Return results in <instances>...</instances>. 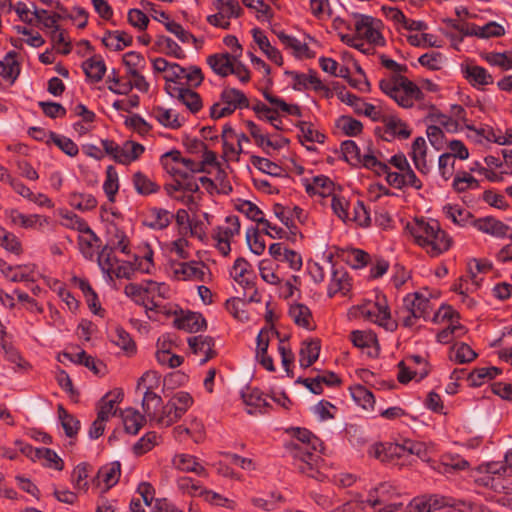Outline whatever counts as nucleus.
Listing matches in <instances>:
<instances>
[{
  "mask_svg": "<svg viewBox=\"0 0 512 512\" xmlns=\"http://www.w3.org/2000/svg\"><path fill=\"white\" fill-rule=\"evenodd\" d=\"M246 302L239 298H232L226 301V309L233 315L234 318L241 322L248 321L249 316L244 307Z\"/></svg>",
  "mask_w": 512,
  "mask_h": 512,
  "instance_id": "59",
  "label": "nucleus"
},
{
  "mask_svg": "<svg viewBox=\"0 0 512 512\" xmlns=\"http://www.w3.org/2000/svg\"><path fill=\"white\" fill-rule=\"evenodd\" d=\"M472 225L479 231L496 237L508 236L512 230L508 225L491 216L474 219Z\"/></svg>",
  "mask_w": 512,
  "mask_h": 512,
  "instance_id": "8",
  "label": "nucleus"
},
{
  "mask_svg": "<svg viewBox=\"0 0 512 512\" xmlns=\"http://www.w3.org/2000/svg\"><path fill=\"white\" fill-rule=\"evenodd\" d=\"M451 244V237L439 227V231L432 234L425 248L427 253L435 257L447 251L451 247Z\"/></svg>",
  "mask_w": 512,
  "mask_h": 512,
  "instance_id": "22",
  "label": "nucleus"
},
{
  "mask_svg": "<svg viewBox=\"0 0 512 512\" xmlns=\"http://www.w3.org/2000/svg\"><path fill=\"white\" fill-rule=\"evenodd\" d=\"M427 500L430 512H459L460 506H465L462 500L440 495L427 496Z\"/></svg>",
  "mask_w": 512,
  "mask_h": 512,
  "instance_id": "16",
  "label": "nucleus"
},
{
  "mask_svg": "<svg viewBox=\"0 0 512 512\" xmlns=\"http://www.w3.org/2000/svg\"><path fill=\"white\" fill-rule=\"evenodd\" d=\"M354 112L358 115H365L369 118H371L373 121H378L381 119V112L370 103L364 102L360 97L358 98V101L352 105Z\"/></svg>",
  "mask_w": 512,
  "mask_h": 512,
  "instance_id": "63",
  "label": "nucleus"
},
{
  "mask_svg": "<svg viewBox=\"0 0 512 512\" xmlns=\"http://www.w3.org/2000/svg\"><path fill=\"white\" fill-rule=\"evenodd\" d=\"M294 458L295 468L302 474L307 475L318 481H323L325 475L319 470L320 456L316 452H306L302 448H297Z\"/></svg>",
  "mask_w": 512,
  "mask_h": 512,
  "instance_id": "5",
  "label": "nucleus"
},
{
  "mask_svg": "<svg viewBox=\"0 0 512 512\" xmlns=\"http://www.w3.org/2000/svg\"><path fill=\"white\" fill-rule=\"evenodd\" d=\"M289 316L297 326L303 327L307 330H313L311 325L312 312L305 304H292L289 308Z\"/></svg>",
  "mask_w": 512,
  "mask_h": 512,
  "instance_id": "28",
  "label": "nucleus"
},
{
  "mask_svg": "<svg viewBox=\"0 0 512 512\" xmlns=\"http://www.w3.org/2000/svg\"><path fill=\"white\" fill-rule=\"evenodd\" d=\"M336 126L341 129L345 135L350 137L359 135L363 130V124L351 116L339 117L336 121Z\"/></svg>",
  "mask_w": 512,
  "mask_h": 512,
  "instance_id": "48",
  "label": "nucleus"
},
{
  "mask_svg": "<svg viewBox=\"0 0 512 512\" xmlns=\"http://www.w3.org/2000/svg\"><path fill=\"white\" fill-rule=\"evenodd\" d=\"M188 345L193 351V353H205V358L201 360V364H205L207 361L214 358L216 355V352L213 349L215 341L210 336L199 335L195 337H190L188 339Z\"/></svg>",
  "mask_w": 512,
  "mask_h": 512,
  "instance_id": "17",
  "label": "nucleus"
},
{
  "mask_svg": "<svg viewBox=\"0 0 512 512\" xmlns=\"http://www.w3.org/2000/svg\"><path fill=\"white\" fill-rule=\"evenodd\" d=\"M16 51H9L3 60H0V75L13 84L20 75V63L16 60Z\"/></svg>",
  "mask_w": 512,
  "mask_h": 512,
  "instance_id": "19",
  "label": "nucleus"
},
{
  "mask_svg": "<svg viewBox=\"0 0 512 512\" xmlns=\"http://www.w3.org/2000/svg\"><path fill=\"white\" fill-rule=\"evenodd\" d=\"M443 212L447 218L451 219L453 223L459 226H465L469 222L472 223L474 220L473 214L470 211L463 209L458 205L446 204L443 207Z\"/></svg>",
  "mask_w": 512,
  "mask_h": 512,
  "instance_id": "33",
  "label": "nucleus"
},
{
  "mask_svg": "<svg viewBox=\"0 0 512 512\" xmlns=\"http://www.w3.org/2000/svg\"><path fill=\"white\" fill-rule=\"evenodd\" d=\"M385 128L382 138L385 141H391L393 138L407 139L411 136V130L407 124L397 117H388L384 119Z\"/></svg>",
  "mask_w": 512,
  "mask_h": 512,
  "instance_id": "13",
  "label": "nucleus"
},
{
  "mask_svg": "<svg viewBox=\"0 0 512 512\" xmlns=\"http://www.w3.org/2000/svg\"><path fill=\"white\" fill-rule=\"evenodd\" d=\"M58 418L61 422V426L64 429L65 435L68 438H75L80 430V421L70 414L63 405H58Z\"/></svg>",
  "mask_w": 512,
  "mask_h": 512,
  "instance_id": "30",
  "label": "nucleus"
},
{
  "mask_svg": "<svg viewBox=\"0 0 512 512\" xmlns=\"http://www.w3.org/2000/svg\"><path fill=\"white\" fill-rule=\"evenodd\" d=\"M451 352H454V361L460 364L472 362L477 357V353L463 342L452 346Z\"/></svg>",
  "mask_w": 512,
  "mask_h": 512,
  "instance_id": "57",
  "label": "nucleus"
},
{
  "mask_svg": "<svg viewBox=\"0 0 512 512\" xmlns=\"http://www.w3.org/2000/svg\"><path fill=\"white\" fill-rule=\"evenodd\" d=\"M152 115L157 121L165 127L171 129H178L181 127V122L178 119V115H173L170 109H165L161 106H156L152 110Z\"/></svg>",
  "mask_w": 512,
  "mask_h": 512,
  "instance_id": "43",
  "label": "nucleus"
},
{
  "mask_svg": "<svg viewBox=\"0 0 512 512\" xmlns=\"http://www.w3.org/2000/svg\"><path fill=\"white\" fill-rule=\"evenodd\" d=\"M296 127L300 131L298 138L301 143H303V139L307 142H317L320 144L325 142L326 136L318 130H315L311 122L300 121L296 124Z\"/></svg>",
  "mask_w": 512,
  "mask_h": 512,
  "instance_id": "37",
  "label": "nucleus"
},
{
  "mask_svg": "<svg viewBox=\"0 0 512 512\" xmlns=\"http://www.w3.org/2000/svg\"><path fill=\"white\" fill-rule=\"evenodd\" d=\"M173 465L182 472H192L201 477H207L208 472L198 459L189 454H178L173 458Z\"/></svg>",
  "mask_w": 512,
  "mask_h": 512,
  "instance_id": "12",
  "label": "nucleus"
},
{
  "mask_svg": "<svg viewBox=\"0 0 512 512\" xmlns=\"http://www.w3.org/2000/svg\"><path fill=\"white\" fill-rule=\"evenodd\" d=\"M144 151L143 145L134 141H126L122 147L119 146V152L114 155V161L120 164H129L137 160Z\"/></svg>",
  "mask_w": 512,
  "mask_h": 512,
  "instance_id": "20",
  "label": "nucleus"
},
{
  "mask_svg": "<svg viewBox=\"0 0 512 512\" xmlns=\"http://www.w3.org/2000/svg\"><path fill=\"white\" fill-rule=\"evenodd\" d=\"M174 325L189 333H196L207 327V322L201 313L188 311L182 317L174 320Z\"/></svg>",
  "mask_w": 512,
  "mask_h": 512,
  "instance_id": "10",
  "label": "nucleus"
},
{
  "mask_svg": "<svg viewBox=\"0 0 512 512\" xmlns=\"http://www.w3.org/2000/svg\"><path fill=\"white\" fill-rule=\"evenodd\" d=\"M263 97L271 104L274 105V109H277V112L280 110L289 115L300 117L301 108L297 104H288L282 98L272 95L268 91L263 92Z\"/></svg>",
  "mask_w": 512,
  "mask_h": 512,
  "instance_id": "46",
  "label": "nucleus"
},
{
  "mask_svg": "<svg viewBox=\"0 0 512 512\" xmlns=\"http://www.w3.org/2000/svg\"><path fill=\"white\" fill-rule=\"evenodd\" d=\"M453 189L462 193L469 189H478L480 187L479 181L466 171L458 172L454 177L452 183Z\"/></svg>",
  "mask_w": 512,
  "mask_h": 512,
  "instance_id": "42",
  "label": "nucleus"
},
{
  "mask_svg": "<svg viewBox=\"0 0 512 512\" xmlns=\"http://www.w3.org/2000/svg\"><path fill=\"white\" fill-rule=\"evenodd\" d=\"M397 366L399 369L397 380L401 384H407L417 376H419V380H422L429 374V368L423 367L420 371H412L404 361H400Z\"/></svg>",
  "mask_w": 512,
  "mask_h": 512,
  "instance_id": "53",
  "label": "nucleus"
},
{
  "mask_svg": "<svg viewBox=\"0 0 512 512\" xmlns=\"http://www.w3.org/2000/svg\"><path fill=\"white\" fill-rule=\"evenodd\" d=\"M465 333L466 329L463 325H461L460 323H452L447 328L441 330L436 337L439 343L448 344L453 340L454 336L461 337Z\"/></svg>",
  "mask_w": 512,
  "mask_h": 512,
  "instance_id": "62",
  "label": "nucleus"
},
{
  "mask_svg": "<svg viewBox=\"0 0 512 512\" xmlns=\"http://www.w3.org/2000/svg\"><path fill=\"white\" fill-rule=\"evenodd\" d=\"M286 75L293 78L292 88L296 91H302L308 89V85H312V88L318 89L322 87V81L318 78L316 71L310 70L309 75L299 73L296 71H285Z\"/></svg>",
  "mask_w": 512,
  "mask_h": 512,
  "instance_id": "18",
  "label": "nucleus"
},
{
  "mask_svg": "<svg viewBox=\"0 0 512 512\" xmlns=\"http://www.w3.org/2000/svg\"><path fill=\"white\" fill-rule=\"evenodd\" d=\"M399 496L400 492L396 486L389 482H382L370 490L367 502L373 508L383 506L378 512H396L403 507L402 502L395 501Z\"/></svg>",
  "mask_w": 512,
  "mask_h": 512,
  "instance_id": "3",
  "label": "nucleus"
},
{
  "mask_svg": "<svg viewBox=\"0 0 512 512\" xmlns=\"http://www.w3.org/2000/svg\"><path fill=\"white\" fill-rule=\"evenodd\" d=\"M174 402L175 401L169 400L165 405L162 406L159 414L155 418L158 424L168 427L177 422L182 417L181 414H178V409Z\"/></svg>",
  "mask_w": 512,
  "mask_h": 512,
  "instance_id": "39",
  "label": "nucleus"
},
{
  "mask_svg": "<svg viewBox=\"0 0 512 512\" xmlns=\"http://www.w3.org/2000/svg\"><path fill=\"white\" fill-rule=\"evenodd\" d=\"M114 248L105 245L98 255V265L101 270L106 273L110 279H112L111 273L114 268V264L117 259L113 256Z\"/></svg>",
  "mask_w": 512,
  "mask_h": 512,
  "instance_id": "52",
  "label": "nucleus"
},
{
  "mask_svg": "<svg viewBox=\"0 0 512 512\" xmlns=\"http://www.w3.org/2000/svg\"><path fill=\"white\" fill-rule=\"evenodd\" d=\"M123 396L124 395L121 390H114L106 393L100 400L97 415L99 417L102 416L103 419L107 421L111 415L115 414L114 406L116 403L122 401Z\"/></svg>",
  "mask_w": 512,
  "mask_h": 512,
  "instance_id": "27",
  "label": "nucleus"
},
{
  "mask_svg": "<svg viewBox=\"0 0 512 512\" xmlns=\"http://www.w3.org/2000/svg\"><path fill=\"white\" fill-rule=\"evenodd\" d=\"M253 39L259 46L260 50L276 65H283V58L280 51L270 44L269 39L260 28L252 30Z\"/></svg>",
  "mask_w": 512,
  "mask_h": 512,
  "instance_id": "15",
  "label": "nucleus"
},
{
  "mask_svg": "<svg viewBox=\"0 0 512 512\" xmlns=\"http://www.w3.org/2000/svg\"><path fill=\"white\" fill-rule=\"evenodd\" d=\"M157 444V434L154 431L146 433L134 445L133 452L136 455H143L150 451Z\"/></svg>",
  "mask_w": 512,
  "mask_h": 512,
  "instance_id": "61",
  "label": "nucleus"
},
{
  "mask_svg": "<svg viewBox=\"0 0 512 512\" xmlns=\"http://www.w3.org/2000/svg\"><path fill=\"white\" fill-rule=\"evenodd\" d=\"M252 110L256 113L257 117L260 120H266L270 122L275 129L282 130V121L278 117L277 109L270 108L269 106L258 100L252 106Z\"/></svg>",
  "mask_w": 512,
  "mask_h": 512,
  "instance_id": "34",
  "label": "nucleus"
},
{
  "mask_svg": "<svg viewBox=\"0 0 512 512\" xmlns=\"http://www.w3.org/2000/svg\"><path fill=\"white\" fill-rule=\"evenodd\" d=\"M197 264L196 261L179 263L174 273L176 276L182 275L184 280L194 279L205 282L206 272L204 268L208 270V267L203 262H201L202 268L197 267Z\"/></svg>",
  "mask_w": 512,
  "mask_h": 512,
  "instance_id": "24",
  "label": "nucleus"
},
{
  "mask_svg": "<svg viewBox=\"0 0 512 512\" xmlns=\"http://www.w3.org/2000/svg\"><path fill=\"white\" fill-rule=\"evenodd\" d=\"M250 161L254 167L263 173L274 177H281L283 175V168L267 158L252 155Z\"/></svg>",
  "mask_w": 512,
  "mask_h": 512,
  "instance_id": "45",
  "label": "nucleus"
},
{
  "mask_svg": "<svg viewBox=\"0 0 512 512\" xmlns=\"http://www.w3.org/2000/svg\"><path fill=\"white\" fill-rule=\"evenodd\" d=\"M484 59L493 66H498L504 70L512 69V51L508 52H490L486 53Z\"/></svg>",
  "mask_w": 512,
  "mask_h": 512,
  "instance_id": "56",
  "label": "nucleus"
},
{
  "mask_svg": "<svg viewBox=\"0 0 512 512\" xmlns=\"http://www.w3.org/2000/svg\"><path fill=\"white\" fill-rule=\"evenodd\" d=\"M341 151L344 159L353 164L358 165L361 162L360 149L353 140H346L341 143Z\"/></svg>",
  "mask_w": 512,
  "mask_h": 512,
  "instance_id": "60",
  "label": "nucleus"
},
{
  "mask_svg": "<svg viewBox=\"0 0 512 512\" xmlns=\"http://www.w3.org/2000/svg\"><path fill=\"white\" fill-rule=\"evenodd\" d=\"M407 229L410 230L416 243L425 248L432 234L439 231V222L437 220H416L413 225L408 224Z\"/></svg>",
  "mask_w": 512,
  "mask_h": 512,
  "instance_id": "7",
  "label": "nucleus"
},
{
  "mask_svg": "<svg viewBox=\"0 0 512 512\" xmlns=\"http://www.w3.org/2000/svg\"><path fill=\"white\" fill-rule=\"evenodd\" d=\"M51 141L66 155L75 157L79 153L78 146L70 138L58 135L55 132L49 134Z\"/></svg>",
  "mask_w": 512,
  "mask_h": 512,
  "instance_id": "50",
  "label": "nucleus"
},
{
  "mask_svg": "<svg viewBox=\"0 0 512 512\" xmlns=\"http://www.w3.org/2000/svg\"><path fill=\"white\" fill-rule=\"evenodd\" d=\"M379 87L383 93L403 108H411L415 100H421L424 97L421 89L403 75H394L390 79H382L379 82Z\"/></svg>",
  "mask_w": 512,
  "mask_h": 512,
  "instance_id": "1",
  "label": "nucleus"
},
{
  "mask_svg": "<svg viewBox=\"0 0 512 512\" xmlns=\"http://www.w3.org/2000/svg\"><path fill=\"white\" fill-rule=\"evenodd\" d=\"M351 395L357 404L364 409H373L375 398L373 393L363 385H356L351 388Z\"/></svg>",
  "mask_w": 512,
  "mask_h": 512,
  "instance_id": "47",
  "label": "nucleus"
},
{
  "mask_svg": "<svg viewBox=\"0 0 512 512\" xmlns=\"http://www.w3.org/2000/svg\"><path fill=\"white\" fill-rule=\"evenodd\" d=\"M213 6L218 11L223 12L228 19L238 18L243 12V9L236 0H214Z\"/></svg>",
  "mask_w": 512,
  "mask_h": 512,
  "instance_id": "49",
  "label": "nucleus"
},
{
  "mask_svg": "<svg viewBox=\"0 0 512 512\" xmlns=\"http://www.w3.org/2000/svg\"><path fill=\"white\" fill-rule=\"evenodd\" d=\"M6 213L13 224L23 228H32L41 220L39 215H25L16 209H11Z\"/></svg>",
  "mask_w": 512,
  "mask_h": 512,
  "instance_id": "51",
  "label": "nucleus"
},
{
  "mask_svg": "<svg viewBox=\"0 0 512 512\" xmlns=\"http://www.w3.org/2000/svg\"><path fill=\"white\" fill-rule=\"evenodd\" d=\"M465 78L471 83L473 86L475 85H489L493 83L492 76L488 73V71L481 66L477 65H467L463 69Z\"/></svg>",
  "mask_w": 512,
  "mask_h": 512,
  "instance_id": "29",
  "label": "nucleus"
},
{
  "mask_svg": "<svg viewBox=\"0 0 512 512\" xmlns=\"http://www.w3.org/2000/svg\"><path fill=\"white\" fill-rule=\"evenodd\" d=\"M359 311L364 318L384 326L387 330L393 331L397 327L396 322L389 321L391 313L384 296L377 297V301L373 304L367 303L359 306Z\"/></svg>",
  "mask_w": 512,
  "mask_h": 512,
  "instance_id": "4",
  "label": "nucleus"
},
{
  "mask_svg": "<svg viewBox=\"0 0 512 512\" xmlns=\"http://www.w3.org/2000/svg\"><path fill=\"white\" fill-rule=\"evenodd\" d=\"M97 200L92 194L73 192L69 195V204L80 211H90L96 208Z\"/></svg>",
  "mask_w": 512,
  "mask_h": 512,
  "instance_id": "38",
  "label": "nucleus"
},
{
  "mask_svg": "<svg viewBox=\"0 0 512 512\" xmlns=\"http://www.w3.org/2000/svg\"><path fill=\"white\" fill-rule=\"evenodd\" d=\"M91 466L88 463L78 464L72 472V482L76 489H88L87 478L89 476Z\"/></svg>",
  "mask_w": 512,
  "mask_h": 512,
  "instance_id": "58",
  "label": "nucleus"
},
{
  "mask_svg": "<svg viewBox=\"0 0 512 512\" xmlns=\"http://www.w3.org/2000/svg\"><path fill=\"white\" fill-rule=\"evenodd\" d=\"M155 45L166 55L173 56L177 59H183L185 57L182 48L170 37L163 35L158 36Z\"/></svg>",
  "mask_w": 512,
  "mask_h": 512,
  "instance_id": "41",
  "label": "nucleus"
},
{
  "mask_svg": "<svg viewBox=\"0 0 512 512\" xmlns=\"http://www.w3.org/2000/svg\"><path fill=\"white\" fill-rule=\"evenodd\" d=\"M163 401L160 395L152 391V387H147L142 400V408L144 412L151 418L155 419L159 414Z\"/></svg>",
  "mask_w": 512,
  "mask_h": 512,
  "instance_id": "32",
  "label": "nucleus"
},
{
  "mask_svg": "<svg viewBox=\"0 0 512 512\" xmlns=\"http://www.w3.org/2000/svg\"><path fill=\"white\" fill-rule=\"evenodd\" d=\"M150 216L152 220L149 222L146 221L145 225L157 230L167 228L173 218V215H171L169 211L162 208H152L150 210Z\"/></svg>",
  "mask_w": 512,
  "mask_h": 512,
  "instance_id": "40",
  "label": "nucleus"
},
{
  "mask_svg": "<svg viewBox=\"0 0 512 512\" xmlns=\"http://www.w3.org/2000/svg\"><path fill=\"white\" fill-rule=\"evenodd\" d=\"M370 259V255L364 250L352 248L347 251L345 261L353 269H361L369 264Z\"/></svg>",
  "mask_w": 512,
  "mask_h": 512,
  "instance_id": "54",
  "label": "nucleus"
},
{
  "mask_svg": "<svg viewBox=\"0 0 512 512\" xmlns=\"http://www.w3.org/2000/svg\"><path fill=\"white\" fill-rule=\"evenodd\" d=\"M104 192L110 202L115 201V195L119 189L118 175L113 166H108L106 170V180L103 184Z\"/></svg>",
  "mask_w": 512,
  "mask_h": 512,
  "instance_id": "55",
  "label": "nucleus"
},
{
  "mask_svg": "<svg viewBox=\"0 0 512 512\" xmlns=\"http://www.w3.org/2000/svg\"><path fill=\"white\" fill-rule=\"evenodd\" d=\"M431 311L430 300L419 292L406 295L403 304L397 311L404 327H412L416 319H427Z\"/></svg>",
  "mask_w": 512,
  "mask_h": 512,
  "instance_id": "2",
  "label": "nucleus"
},
{
  "mask_svg": "<svg viewBox=\"0 0 512 512\" xmlns=\"http://www.w3.org/2000/svg\"><path fill=\"white\" fill-rule=\"evenodd\" d=\"M351 278L348 272L343 268H335L332 271V277L328 286L327 294L332 298L337 293L346 295L351 290Z\"/></svg>",
  "mask_w": 512,
  "mask_h": 512,
  "instance_id": "9",
  "label": "nucleus"
},
{
  "mask_svg": "<svg viewBox=\"0 0 512 512\" xmlns=\"http://www.w3.org/2000/svg\"><path fill=\"white\" fill-rule=\"evenodd\" d=\"M235 56L229 53H216L207 57V64L214 73L221 77H227L232 71Z\"/></svg>",
  "mask_w": 512,
  "mask_h": 512,
  "instance_id": "14",
  "label": "nucleus"
},
{
  "mask_svg": "<svg viewBox=\"0 0 512 512\" xmlns=\"http://www.w3.org/2000/svg\"><path fill=\"white\" fill-rule=\"evenodd\" d=\"M321 343L319 339L305 341L299 352V363L302 368L310 367L319 357Z\"/></svg>",
  "mask_w": 512,
  "mask_h": 512,
  "instance_id": "21",
  "label": "nucleus"
},
{
  "mask_svg": "<svg viewBox=\"0 0 512 512\" xmlns=\"http://www.w3.org/2000/svg\"><path fill=\"white\" fill-rule=\"evenodd\" d=\"M125 431L136 435L145 423V417L137 410L126 409L122 414Z\"/></svg>",
  "mask_w": 512,
  "mask_h": 512,
  "instance_id": "35",
  "label": "nucleus"
},
{
  "mask_svg": "<svg viewBox=\"0 0 512 512\" xmlns=\"http://www.w3.org/2000/svg\"><path fill=\"white\" fill-rule=\"evenodd\" d=\"M304 185L308 194H318L322 197L329 196L332 193L334 186L333 182L324 175L314 177L312 183L305 180Z\"/></svg>",
  "mask_w": 512,
  "mask_h": 512,
  "instance_id": "31",
  "label": "nucleus"
},
{
  "mask_svg": "<svg viewBox=\"0 0 512 512\" xmlns=\"http://www.w3.org/2000/svg\"><path fill=\"white\" fill-rule=\"evenodd\" d=\"M165 28L172 34H174L182 43H189L192 41L193 43L197 42L196 37L185 30L181 24L175 21H168L164 23Z\"/></svg>",
  "mask_w": 512,
  "mask_h": 512,
  "instance_id": "64",
  "label": "nucleus"
},
{
  "mask_svg": "<svg viewBox=\"0 0 512 512\" xmlns=\"http://www.w3.org/2000/svg\"><path fill=\"white\" fill-rule=\"evenodd\" d=\"M294 436L300 443L292 444L291 453L295 456L297 448H302L306 452H316L321 447L320 440L305 428L294 429Z\"/></svg>",
  "mask_w": 512,
  "mask_h": 512,
  "instance_id": "11",
  "label": "nucleus"
},
{
  "mask_svg": "<svg viewBox=\"0 0 512 512\" xmlns=\"http://www.w3.org/2000/svg\"><path fill=\"white\" fill-rule=\"evenodd\" d=\"M132 181L135 190L141 195H150L160 190L157 183L140 171L133 174Z\"/></svg>",
  "mask_w": 512,
  "mask_h": 512,
  "instance_id": "36",
  "label": "nucleus"
},
{
  "mask_svg": "<svg viewBox=\"0 0 512 512\" xmlns=\"http://www.w3.org/2000/svg\"><path fill=\"white\" fill-rule=\"evenodd\" d=\"M121 475V464L118 461L101 467L96 475L97 483L104 482L105 490L117 484Z\"/></svg>",
  "mask_w": 512,
  "mask_h": 512,
  "instance_id": "23",
  "label": "nucleus"
},
{
  "mask_svg": "<svg viewBox=\"0 0 512 512\" xmlns=\"http://www.w3.org/2000/svg\"><path fill=\"white\" fill-rule=\"evenodd\" d=\"M165 91L173 98L178 99L184 104L191 113L196 114L203 106L200 95L183 86L167 84L164 87Z\"/></svg>",
  "mask_w": 512,
  "mask_h": 512,
  "instance_id": "6",
  "label": "nucleus"
},
{
  "mask_svg": "<svg viewBox=\"0 0 512 512\" xmlns=\"http://www.w3.org/2000/svg\"><path fill=\"white\" fill-rule=\"evenodd\" d=\"M221 101L230 106L233 111L236 109L249 108L247 96L236 88H224L220 95Z\"/></svg>",
  "mask_w": 512,
  "mask_h": 512,
  "instance_id": "25",
  "label": "nucleus"
},
{
  "mask_svg": "<svg viewBox=\"0 0 512 512\" xmlns=\"http://www.w3.org/2000/svg\"><path fill=\"white\" fill-rule=\"evenodd\" d=\"M110 337L111 341L115 345L119 346L127 353H134L136 351V345L134 341L124 328L117 326Z\"/></svg>",
  "mask_w": 512,
  "mask_h": 512,
  "instance_id": "44",
  "label": "nucleus"
},
{
  "mask_svg": "<svg viewBox=\"0 0 512 512\" xmlns=\"http://www.w3.org/2000/svg\"><path fill=\"white\" fill-rule=\"evenodd\" d=\"M82 69L88 79L97 83L103 79L106 65L101 56H93L82 63Z\"/></svg>",
  "mask_w": 512,
  "mask_h": 512,
  "instance_id": "26",
  "label": "nucleus"
}]
</instances>
